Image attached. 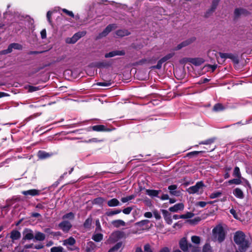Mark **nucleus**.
<instances>
[{
	"label": "nucleus",
	"mask_w": 252,
	"mask_h": 252,
	"mask_svg": "<svg viewBox=\"0 0 252 252\" xmlns=\"http://www.w3.org/2000/svg\"><path fill=\"white\" fill-rule=\"evenodd\" d=\"M191 248H192L191 252H201L200 249L198 247L192 246Z\"/></svg>",
	"instance_id": "63"
},
{
	"label": "nucleus",
	"mask_w": 252,
	"mask_h": 252,
	"mask_svg": "<svg viewBox=\"0 0 252 252\" xmlns=\"http://www.w3.org/2000/svg\"><path fill=\"white\" fill-rule=\"evenodd\" d=\"M194 216V214L191 212H187L185 214H183L181 215V217L182 219H189L191 218Z\"/></svg>",
	"instance_id": "48"
},
{
	"label": "nucleus",
	"mask_w": 252,
	"mask_h": 252,
	"mask_svg": "<svg viewBox=\"0 0 252 252\" xmlns=\"http://www.w3.org/2000/svg\"><path fill=\"white\" fill-rule=\"evenodd\" d=\"M179 246L181 249L184 252H187L189 248H191L192 245L189 244L186 238H182L179 242Z\"/></svg>",
	"instance_id": "5"
},
{
	"label": "nucleus",
	"mask_w": 252,
	"mask_h": 252,
	"mask_svg": "<svg viewBox=\"0 0 252 252\" xmlns=\"http://www.w3.org/2000/svg\"><path fill=\"white\" fill-rule=\"evenodd\" d=\"M92 219L91 218H88L84 223V226L86 228H89L92 224Z\"/></svg>",
	"instance_id": "45"
},
{
	"label": "nucleus",
	"mask_w": 252,
	"mask_h": 252,
	"mask_svg": "<svg viewBox=\"0 0 252 252\" xmlns=\"http://www.w3.org/2000/svg\"><path fill=\"white\" fill-rule=\"evenodd\" d=\"M213 235L215 240L222 242L225 239V232L221 226H217L213 229Z\"/></svg>",
	"instance_id": "2"
},
{
	"label": "nucleus",
	"mask_w": 252,
	"mask_h": 252,
	"mask_svg": "<svg viewBox=\"0 0 252 252\" xmlns=\"http://www.w3.org/2000/svg\"><path fill=\"white\" fill-rule=\"evenodd\" d=\"M233 194L237 198L242 199L244 198V193L242 190L239 188H236L233 190Z\"/></svg>",
	"instance_id": "17"
},
{
	"label": "nucleus",
	"mask_w": 252,
	"mask_h": 252,
	"mask_svg": "<svg viewBox=\"0 0 252 252\" xmlns=\"http://www.w3.org/2000/svg\"><path fill=\"white\" fill-rule=\"evenodd\" d=\"M121 212V210H116L114 211H112L110 212H108L106 213L108 216H111L114 215L118 214Z\"/></svg>",
	"instance_id": "50"
},
{
	"label": "nucleus",
	"mask_w": 252,
	"mask_h": 252,
	"mask_svg": "<svg viewBox=\"0 0 252 252\" xmlns=\"http://www.w3.org/2000/svg\"><path fill=\"white\" fill-rule=\"evenodd\" d=\"M63 220L68 219L70 220H73L74 219V214L72 212H70L63 215Z\"/></svg>",
	"instance_id": "35"
},
{
	"label": "nucleus",
	"mask_w": 252,
	"mask_h": 252,
	"mask_svg": "<svg viewBox=\"0 0 252 252\" xmlns=\"http://www.w3.org/2000/svg\"><path fill=\"white\" fill-rule=\"evenodd\" d=\"M220 56L222 59H233L234 56L232 54L220 53Z\"/></svg>",
	"instance_id": "36"
},
{
	"label": "nucleus",
	"mask_w": 252,
	"mask_h": 252,
	"mask_svg": "<svg viewBox=\"0 0 252 252\" xmlns=\"http://www.w3.org/2000/svg\"><path fill=\"white\" fill-rule=\"evenodd\" d=\"M220 0H213L212 7V10H214L216 8Z\"/></svg>",
	"instance_id": "58"
},
{
	"label": "nucleus",
	"mask_w": 252,
	"mask_h": 252,
	"mask_svg": "<svg viewBox=\"0 0 252 252\" xmlns=\"http://www.w3.org/2000/svg\"><path fill=\"white\" fill-rule=\"evenodd\" d=\"M135 196L134 195H131L129 196H127L125 197H122L121 198V201L123 203H126L127 202H128L132 199H134L135 198Z\"/></svg>",
	"instance_id": "34"
},
{
	"label": "nucleus",
	"mask_w": 252,
	"mask_h": 252,
	"mask_svg": "<svg viewBox=\"0 0 252 252\" xmlns=\"http://www.w3.org/2000/svg\"><path fill=\"white\" fill-rule=\"evenodd\" d=\"M162 213L163 215L164 218L166 220V222L169 224H171L172 222V220L168 211L165 210H163Z\"/></svg>",
	"instance_id": "18"
},
{
	"label": "nucleus",
	"mask_w": 252,
	"mask_h": 252,
	"mask_svg": "<svg viewBox=\"0 0 252 252\" xmlns=\"http://www.w3.org/2000/svg\"><path fill=\"white\" fill-rule=\"evenodd\" d=\"M150 223V220H142L140 221L137 222L136 225L139 227H144L143 229H146L149 227L148 224Z\"/></svg>",
	"instance_id": "23"
},
{
	"label": "nucleus",
	"mask_w": 252,
	"mask_h": 252,
	"mask_svg": "<svg viewBox=\"0 0 252 252\" xmlns=\"http://www.w3.org/2000/svg\"><path fill=\"white\" fill-rule=\"evenodd\" d=\"M233 176L236 178H241V174L240 171V169L238 167L236 166L234 168L233 173Z\"/></svg>",
	"instance_id": "32"
},
{
	"label": "nucleus",
	"mask_w": 252,
	"mask_h": 252,
	"mask_svg": "<svg viewBox=\"0 0 252 252\" xmlns=\"http://www.w3.org/2000/svg\"><path fill=\"white\" fill-rule=\"evenodd\" d=\"M234 241L241 252H245L249 247V241L246 239V235L242 231H238L235 233Z\"/></svg>",
	"instance_id": "1"
},
{
	"label": "nucleus",
	"mask_w": 252,
	"mask_h": 252,
	"mask_svg": "<svg viewBox=\"0 0 252 252\" xmlns=\"http://www.w3.org/2000/svg\"><path fill=\"white\" fill-rule=\"evenodd\" d=\"M184 208V205L182 203H179L174 205L173 206L169 208V210L172 212H177L179 211L183 210Z\"/></svg>",
	"instance_id": "11"
},
{
	"label": "nucleus",
	"mask_w": 252,
	"mask_h": 252,
	"mask_svg": "<svg viewBox=\"0 0 252 252\" xmlns=\"http://www.w3.org/2000/svg\"><path fill=\"white\" fill-rule=\"evenodd\" d=\"M144 216L147 218H151L153 216V214L151 212H147L144 213Z\"/></svg>",
	"instance_id": "62"
},
{
	"label": "nucleus",
	"mask_w": 252,
	"mask_h": 252,
	"mask_svg": "<svg viewBox=\"0 0 252 252\" xmlns=\"http://www.w3.org/2000/svg\"><path fill=\"white\" fill-rule=\"evenodd\" d=\"M191 242L195 244H199L200 242V238L197 236H193L191 238Z\"/></svg>",
	"instance_id": "41"
},
{
	"label": "nucleus",
	"mask_w": 252,
	"mask_h": 252,
	"mask_svg": "<svg viewBox=\"0 0 252 252\" xmlns=\"http://www.w3.org/2000/svg\"><path fill=\"white\" fill-rule=\"evenodd\" d=\"M116 28V26L115 24H110L105 29L101 32L100 33L98 37L97 38H100L102 37H104L106 36L113 29H114Z\"/></svg>",
	"instance_id": "7"
},
{
	"label": "nucleus",
	"mask_w": 252,
	"mask_h": 252,
	"mask_svg": "<svg viewBox=\"0 0 252 252\" xmlns=\"http://www.w3.org/2000/svg\"><path fill=\"white\" fill-rule=\"evenodd\" d=\"M50 156L49 153L42 151H39L37 153V156L40 159H44L50 157Z\"/></svg>",
	"instance_id": "24"
},
{
	"label": "nucleus",
	"mask_w": 252,
	"mask_h": 252,
	"mask_svg": "<svg viewBox=\"0 0 252 252\" xmlns=\"http://www.w3.org/2000/svg\"><path fill=\"white\" fill-rule=\"evenodd\" d=\"M174 53H169V54H167V55H166L165 56H164V57H163L161 59V61L163 62V63L165 62L167 60L171 59L174 56Z\"/></svg>",
	"instance_id": "42"
},
{
	"label": "nucleus",
	"mask_w": 252,
	"mask_h": 252,
	"mask_svg": "<svg viewBox=\"0 0 252 252\" xmlns=\"http://www.w3.org/2000/svg\"><path fill=\"white\" fill-rule=\"evenodd\" d=\"M34 238L37 241H43L45 238V235L43 233L38 232L35 233Z\"/></svg>",
	"instance_id": "29"
},
{
	"label": "nucleus",
	"mask_w": 252,
	"mask_h": 252,
	"mask_svg": "<svg viewBox=\"0 0 252 252\" xmlns=\"http://www.w3.org/2000/svg\"><path fill=\"white\" fill-rule=\"evenodd\" d=\"M207 204V203L205 201H199L196 203V205L203 208Z\"/></svg>",
	"instance_id": "59"
},
{
	"label": "nucleus",
	"mask_w": 252,
	"mask_h": 252,
	"mask_svg": "<svg viewBox=\"0 0 252 252\" xmlns=\"http://www.w3.org/2000/svg\"><path fill=\"white\" fill-rule=\"evenodd\" d=\"M63 248L62 247H54L51 249V252H63Z\"/></svg>",
	"instance_id": "44"
},
{
	"label": "nucleus",
	"mask_w": 252,
	"mask_h": 252,
	"mask_svg": "<svg viewBox=\"0 0 252 252\" xmlns=\"http://www.w3.org/2000/svg\"><path fill=\"white\" fill-rule=\"evenodd\" d=\"M168 189L169 190L170 193L171 195L176 196L179 195V192L176 190V189H177V185H170L168 187Z\"/></svg>",
	"instance_id": "15"
},
{
	"label": "nucleus",
	"mask_w": 252,
	"mask_h": 252,
	"mask_svg": "<svg viewBox=\"0 0 252 252\" xmlns=\"http://www.w3.org/2000/svg\"><path fill=\"white\" fill-rule=\"evenodd\" d=\"M240 179L241 178H237L236 179L230 180L228 181V183L229 184L240 185L241 184V181Z\"/></svg>",
	"instance_id": "38"
},
{
	"label": "nucleus",
	"mask_w": 252,
	"mask_h": 252,
	"mask_svg": "<svg viewBox=\"0 0 252 252\" xmlns=\"http://www.w3.org/2000/svg\"><path fill=\"white\" fill-rule=\"evenodd\" d=\"M116 34L119 36H124L126 35H128L129 34V32L128 31L126 30H121L117 31L116 32Z\"/></svg>",
	"instance_id": "31"
},
{
	"label": "nucleus",
	"mask_w": 252,
	"mask_h": 252,
	"mask_svg": "<svg viewBox=\"0 0 252 252\" xmlns=\"http://www.w3.org/2000/svg\"><path fill=\"white\" fill-rule=\"evenodd\" d=\"M24 239L26 240H32L34 238L32 231L31 229H26L23 232Z\"/></svg>",
	"instance_id": "13"
},
{
	"label": "nucleus",
	"mask_w": 252,
	"mask_h": 252,
	"mask_svg": "<svg viewBox=\"0 0 252 252\" xmlns=\"http://www.w3.org/2000/svg\"><path fill=\"white\" fill-rule=\"evenodd\" d=\"M204 186H205L203 182H198L194 186L189 187L188 189V191L190 194H201L203 191V187Z\"/></svg>",
	"instance_id": "3"
},
{
	"label": "nucleus",
	"mask_w": 252,
	"mask_h": 252,
	"mask_svg": "<svg viewBox=\"0 0 252 252\" xmlns=\"http://www.w3.org/2000/svg\"><path fill=\"white\" fill-rule=\"evenodd\" d=\"M76 242L75 240L72 237H70L69 238L63 241V245L64 246H73Z\"/></svg>",
	"instance_id": "19"
},
{
	"label": "nucleus",
	"mask_w": 252,
	"mask_h": 252,
	"mask_svg": "<svg viewBox=\"0 0 252 252\" xmlns=\"http://www.w3.org/2000/svg\"><path fill=\"white\" fill-rule=\"evenodd\" d=\"M153 214H154L155 218L157 220H159L161 218L160 214L157 211H154Z\"/></svg>",
	"instance_id": "56"
},
{
	"label": "nucleus",
	"mask_w": 252,
	"mask_h": 252,
	"mask_svg": "<svg viewBox=\"0 0 252 252\" xmlns=\"http://www.w3.org/2000/svg\"><path fill=\"white\" fill-rule=\"evenodd\" d=\"M190 62L195 65L199 66L204 62V60L201 58H194L191 60Z\"/></svg>",
	"instance_id": "22"
},
{
	"label": "nucleus",
	"mask_w": 252,
	"mask_h": 252,
	"mask_svg": "<svg viewBox=\"0 0 252 252\" xmlns=\"http://www.w3.org/2000/svg\"><path fill=\"white\" fill-rule=\"evenodd\" d=\"M13 47L11 44H10L6 50H3L1 52L2 54H6L11 53L12 51Z\"/></svg>",
	"instance_id": "47"
},
{
	"label": "nucleus",
	"mask_w": 252,
	"mask_h": 252,
	"mask_svg": "<svg viewBox=\"0 0 252 252\" xmlns=\"http://www.w3.org/2000/svg\"><path fill=\"white\" fill-rule=\"evenodd\" d=\"M92 129L94 131H101L105 130V126L103 125H96L92 127Z\"/></svg>",
	"instance_id": "33"
},
{
	"label": "nucleus",
	"mask_w": 252,
	"mask_h": 252,
	"mask_svg": "<svg viewBox=\"0 0 252 252\" xmlns=\"http://www.w3.org/2000/svg\"><path fill=\"white\" fill-rule=\"evenodd\" d=\"M220 0H213L212 7V10H214L216 8Z\"/></svg>",
	"instance_id": "57"
},
{
	"label": "nucleus",
	"mask_w": 252,
	"mask_h": 252,
	"mask_svg": "<svg viewBox=\"0 0 252 252\" xmlns=\"http://www.w3.org/2000/svg\"><path fill=\"white\" fill-rule=\"evenodd\" d=\"M221 194H222V193L221 191H215V192L212 193L210 194V197L211 199H215V198H218V197L220 196Z\"/></svg>",
	"instance_id": "39"
},
{
	"label": "nucleus",
	"mask_w": 252,
	"mask_h": 252,
	"mask_svg": "<svg viewBox=\"0 0 252 252\" xmlns=\"http://www.w3.org/2000/svg\"><path fill=\"white\" fill-rule=\"evenodd\" d=\"M111 85V83L110 81L108 82H98L97 83V85L99 86H105L108 87Z\"/></svg>",
	"instance_id": "51"
},
{
	"label": "nucleus",
	"mask_w": 252,
	"mask_h": 252,
	"mask_svg": "<svg viewBox=\"0 0 252 252\" xmlns=\"http://www.w3.org/2000/svg\"><path fill=\"white\" fill-rule=\"evenodd\" d=\"M160 191V190L146 189V193L152 197H158Z\"/></svg>",
	"instance_id": "16"
},
{
	"label": "nucleus",
	"mask_w": 252,
	"mask_h": 252,
	"mask_svg": "<svg viewBox=\"0 0 252 252\" xmlns=\"http://www.w3.org/2000/svg\"><path fill=\"white\" fill-rule=\"evenodd\" d=\"M62 11L64 12L65 14H66L67 15H68V16L73 18L74 17V15L73 14V13L71 11H69L65 8H63V9H62Z\"/></svg>",
	"instance_id": "53"
},
{
	"label": "nucleus",
	"mask_w": 252,
	"mask_h": 252,
	"mask_svg": "<svg viewBox=\"0 0 252 252\" xmlns=\"http://www.w3.org/2000/svg\"><path fill=\"white\" fill-rule=\"evenodd\" d=\"M103 237V235L101 233H95L93 235L92 239L95 242H98L102 240Z\"/></svg>",
	"instance_id": "28"
},
{
	"label": "nucleus",
	"mask_w": 252,
	"mask_h": 252,
	"mask_svg": "<svg viewBox=\"0 0 252 252\" xmlns=\"http://www.w3.org/2000/svg\"><path fill=\"white\" fill-rule=\"evenodd\" d=\"M125 54L123 51H113L105 55V58H111L116 56H121Z\"/></svg>",
	"instance_id": "14"
},
{
	"label": "nucleus",
	"mask_w": 252,
	"mask_h": 252,
	"mask_svg": "<svg viewBox=\"0 0 252 252\" xmlns=\"http://www.w3.org/2000/svg\"><path fill=\"white\" fill-rule=\"evenodd\" d=\"M41 36L42 39H44L46 37V32L45 29H43L40 32Z\"/></svg>",
	"instance_id": "60"
},
{
	"label": "nucleus",
	"mask_w": 252,
	"mask_h": 252,
	"mask_svg": "<svg viewBox=\"0 0 252 252\" xmlns=\"http://www.w3.org/2000/svg\"><path fill=\"white\" fill-rule=\"evenodd\" d=\"M132 208L130 207H128L127 208H125L123 210V212L125 214H126V215H128V214H129L131 212V211H132Z\"/></svg>",
	"instance_id": "54"
},
{
	"label": "nucleus",
	"mask_w": 252,
	"mask_h": 252,
	"mask_svg": "<svg viewBox=\"0 0 252 252\" xmlns=\"http://www.w3.org/2000/svg\"><path fill=\"white\" fill-rule=\"evenodd\" d=\"M13 49H18V50H21L22 49V46L18 43H12L11 44Z\"/></svg>",
	"instance_id": "52"
},
{
	"label": "nucleus",
	"mask_w": 252,
	"mask_h": 252,
	"mask_svg": "<svg viewBox=\"0 0 252 252\" xmlns=\"http://www.w3.org/2000/svg\"><path fill=\"white\" fill-rule=\"evenodd\" d=\"M21 236L20 233L17 231V230H14L12 231L11 233V238L13 240H16L20 238Z\"/></svg>",
	"instance_id": "27"
},
{
	"label": "nucleus",
	"mask_w": 252,
	"mask_h": 252,
	"mask_svg": "<svg viewBox=\"0 0 252 252\" xmlns=\"http://www.w3.org/2000/svg\"><path fill=\"white\" fill-rule=\"evenodd\" d=\"M195 40V38L194 37H192L189 39H187L183 41L180 44H178L177 46L175 48V50H180L183 47H186L191 43L193 42Z\"/></svg>",
	"instance_id": "10"
},
{
	"label": "nucleus",
	"mask_w": 252,
	"mask_h": 252,
	"mask_svg": "<svg viewBox=\"0 0 252 252\" xmlns=\"http://www.w3.org/2000/svg\"><path fill=\"white\" fill-rule=\"evenodd\" d=\"M244 12V9L241 8H236L234 11V14L236 17H238Z\"/></svg>",
	"instance_id": "49"
},
{
	"label": "nucleus",
	"mask_w": 252,
	"mask_h": 252,
	"mask_svg": "<svg viewBox=\"0 0 252 252\" xmlns=\"http://www.w3.org/2000/svg\"><path fill=\"white\" fill-rule=\"evenodd\" d=\"M203 252H212L210 245L208 244H206L203 248Z\"/></svg>",
	"instance_id": "46"
},
{
	"label": "nucleus",
	"mask_w": 252,
	"mask_h": 252,
	"mask_svg": "<svg viewBox=\"0 0 252 252\" xmlns=\"http://www.w3.org/2000/svg\"><path fill=\"white\" fill-rule=\"evenodd\" d=\"M105 201V199L102 197H97L94 199L93 203L94 204H97L99 206L102 205Z\"/></svg>",
	"instance_id": "30"
},
{
	"label": "nucleus",
	"mask_w": 252,
	"mask_h": 252,
	"mask_svg": "<svg viewBox=\"0 0 252 252\" xmlns=\"http://www.w3.org/2000/svg\"><path fill=\"white\" fill-rule=\"evenodd\" d=\"M159 252H170V250L167 247H164Z\"/></svg>",
	"instance_id": "64"
},
{
	"label": "nucleus",
	"mask_w": 252,
	"mask_h": 252,
	"mask_svg": "<svg viewBox=\"0 0 252 252\" xmlns=\"http://www.w3.org/2000/svg\"><path fill=\"white\" fill-rule=\"evenodd\" d=\"M195 40V38L194 37H192L189 39H187L183 41L180 44H178L177 46L175 48V50H180L183 47H186L191 43L193 42Z\"/></svg>",
	"instance_id": "9"
},
{
	"label": "nucleus",
	"mask_w": 252,
	"mask_h": 252,
	"mask_svg": "<svg viewBox=\"0 0 252 252\" xmlns=\"http://www.w3.org/2000/svg\"><path fill=\"white\" fill-rule=\"evenodd\" d=\"M77 41L76 36H74V35L71 38H67L65 40L66 42L69 44L75 43Z\"/></svg>",
	"instance_id": "40"
},
{
	"label": "nucleus",
	"mask_w": 252,
	"mask_h": 252,
	"mask_svg": "<svg viewBox=\"0 0 252 252\" xmlns=\"http://www.w3.org/2000/svg\"><path fill=\"white\" fill-rule=\"evenodd\" d=\"M112 224L116 228H118L121 226H125L126 223L124 221L121 220H115L112 221Z\"/></svg>",
	"instance_id": "20"
},
{
	"label": "nucleus",
	"mask_w": 252,
	"mask_h": 252,
	"mask_svg": "<svg viewBox=\"0 0 252 252\" xmlns=\"http://www.w3.org/2000/svg\"><path fill=\"white\" fill-rule=\"evenodd\" d=\"M195 40V38L194 37H192L189 39H187L183 41L180 44H178L177 46L175 48V50H180L183 47H186L191 43L193 42Z\"/></svg>",
	"instance_id": "8"
},
{
	"label": "nucleus",
	"mask_w": 252,
	"mask_h": 252,
	"mask_svg": "<svg viewBox=\"0 0 252 252\" xmlns=\"http://www.w3.org/2000/svg\"><path fill=\"white\" fill-rule=\"evenodd\" d=\"M125 237V232L121 231H116L111 234L108 239V242L110 243L114 242L119 239L124 238Z\"/></svg>",
	"instance_id": "4"
},
{
	"label": "nucleus",
	"mask_w": 252,
	"mask_h": 252,
	"mask_svg": "<svg viewBox=\"0 0 252 252\" xmlns=\"http://www.w3.org/2000/svg\"><path fill=\"white\" fill-rule=\"evenodd\" d=\"M122 246V243L119 242L117 243L113 248H112L108 252H120L119 250Z\"/></svg>",
	"instance_id": "25"
},
{
	"label": "nucleus",
	"mask_w": 252,
	"mask_h": 252,
	"mask_svg": "<svg viewBox=\"0 0 252 252\" xmlns=\"http://www.w3.org/2000/svg\"><path fill=\"white\" fill-rule=\"evenodd\" d=\"M42 88H43V87L41 86L35 87V86H30L29 87V91L30 92H35V91L41 90Z\"/></svg>",
	"instance_id": "43"
},
{
	"label": "nucleus",
	"mask_w": 252,
	"mask_h": 252,
	"mask_svg": "<svg viewBox=\"0 0 252 252\" xmlns=\"http://www.w3.org/2000/svg\"><path fill=\"white\" fill-rule=\"evenodd\" d=\"M163 63V62L161 61V60L160 59L159 60L157 64L155 66V67L157 69H160L161 67L162 64Z\"/></svg>",
	"instance_id": "61"
},
{
	"label": "nucleus",
	"mask_w": 252,
	"mask_h": 252,
	"mask_svg": "<svg viewBox=\"0 0 252 252\" xmlns=\"http://www.w3.org/2000/svg\"><path fill=\"white\" fill-rule=\"evenodd\" d=\"M59 226L63 232H67L71 228L72 224L68 221L63 220L59 224Z\"/></svg>",
	"instance_id": "6"
},
{
	"label": "nucleus",
	"mask_w": 252,
	"mask_h": 252,
	"mask_svg": "<svg viewBox=\"0 0 252 252\" xmlns=\"http://www.w3.org/2000/svg\"><path fill=\"white\" fill-rule=\"evenodd\" d=\"M39 192L40 191L38 190L32 189L28 190L22 191V193L26 196L30 195L33 196L38 195L39 194Z\"/></svg>",
	"instance_id": "12"
},
{
	"label": "nucleus",
	"mask_w": 252,
	"mask_h": 252,
	"mask_svg": "<svg viewBox=\"0 0 252 252\" xmlns=\"http://www.w3.org/2000/svg\"><path fill=\"white\" fill-rule=\"evenodd\" d=\"M107 204L109 207H116L120 205L119 201L116 198H113L107 202Z\"/></svg>",
	"instance_id": "21"
},
{
	"label": "nucleus",
	"mask_w": 252,
	"mask_h": 252,
	"mask_svg": "<svg viewBox=\"0 0 252 252\" xmlns=\"http://www.w3.org/2000/svg\"><path fill=\"white\" fill-rule=\"evenodd\" d=\"M224 109V107L220 103L215 104L213 107V111L218 112Z\"/></svg>",
	"instance_id": "37"
},
{
	"label": "nucleus",
	"mask_w": 252,
	"mask_h": 252,
	"mask_svg": "<svg viewBox=\"0 0 252 252\" xmlns=\"http://www.w3.org/2000/svg\"><path fill=\"white\" fill-rule=\"evenodd\" d=\"M144 249L145 252H153L151 249L150 245L148 244L144 246Z\"/></svg>",
	"instance_id": "55"
},
{
	"label": "nucleus",
	"mask_w": 252,
	"mask_h": 252,
	"mask_svg": "<svg viewBox=\"0 0 252 252\" xmlns=\"http://www.w3.org/2000/svg\"><path fill=\"white\" fill-rule=\"evenodd\" d=\"M95 248V244L94 242L91 241L87 243L86 251L87 252H92V251L94 250Z\"/></svg>",
	"instance_id": "26"
}]
</instances>
